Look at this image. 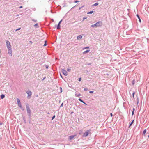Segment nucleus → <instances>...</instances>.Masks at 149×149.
Listing matches in <instances>:
<instances>
[{"mask_svg": "<svg viewBox=\"0 0 149 149\" xmlns=\"http://www.w3.org/2000/svg\"><path fill=\"white\" fill-rule=\"evenodd\" d=\"M98 5V3H95L93 5V6H97Z\"/></svg>", "mask_w": 149, "mask_h": 149, "instance_id": "a211bd4d", "label": "nucleus"}, {"mask_svg": "<svg viewBox=\"0 0 149 149\" xmlns=\"http://www.w3.org/2000/svg\"><path fill=\"white\" fill-rule=\"evenodd\" d=\"M139 22H141V20L140 18H139Z\"/></svg>", "mask_w": 149, "mask_h": 149, "instance_id": "f704fd0d", "label": "nucleus"}, {"mask_svg": "<svg viewBox=\"0 0 149 149\" xmlns=\"http://www.w3.org/2000/svg\"><path fill=\"white\" fill-rule=\"evenodd\" d=\"M48 66H47L46 67V68L47 69L48 68Z\"/></svg>", "mask_w": 149, "mask_h": 149, "instance_id": "4c0bfd02", "label": "nucleus"}, {"mask_svg": "<svg viewBox=\"0 0 149 149\" xmlns=\"http://www.w3.org/2000/svg\"><path fill=\"white\" fill-rule=\"evenodd\" d=\"M90 132V130H87L84 133V134L83 135V137H86L87 136H88V135L89 134V133Z\"/></svg>", "mask_w": 149, "mask_h": 149, "instance_id": "f03ea898", "label": "nucleus"}, {"mask_svg": "<svg viewBox=\"0 0 149 149\" xmlns=\"http://www.w3.org/2000/svg\"><path fill=\"white\" fill-rule=\"evenodd\" d=\"M46 77H45L42 80H44V79H45Z\"/></svg>", "mask_w": 149, "mask_h": 149, "instance_id": "58836bf2", "label": "nucleus"}, {"mask_svg": "<svg viewBox=\"0 0 149 149\" xmlns=\"http://www.w3.org/2000/svg\"><path fill=\"white\" fill-rule=\"evenodd\" d=\"M60 75H61V77L62 78V75L61 74H60Z\"/></svg>", "mask_w": 149, "mask_h": 149, "instance_id": "79ce46f5", "label": "nucleus"}, {"mask_svg": "<svg viewBox=\"0 0 149 149\" xmlns=\"http://www.w3.org/2000/svg\"><path fill=\"white\" fill-rule=\"evenodd\" d=\"M8 52L9 54L11 55H12V50L11 48H8Z\"/></svg>", "mask_w": 149, "mask_h": 149, "instance_id": "1a4fd4ad", "label": "nucleus"}, {"mask_svg": "<svg viewBox=\"0 0 149 149\" xmlns=\"http://www.w3.org/2000/svg\"><path fill=\"white\" fill-rule=\"evenodd\" d=\"M134 114V111H132V115H133Z\"/></svg>", "mask_w": 149, "mask_h": 149, "instance_id": "2f4dec72", "label": "nucleus"}, {"mask_svg": "<svg viewBox=\"0 0 149 149\" xmlns=\"http://www.w3.org/2000/svg\"><path fill=\"white\" fill-rule=\"evenodd\" d=\"M21 29V28H19L18 29H17L16 30V31H18V30H19L20 29Z\"/></svg>", "mask_w": 149, "mask_h": 149, "instance_id": "c85d7f7f", "label": "nucleus"}, {"mask_svg": "<svg viewBox=\"0 0 149 149\" xmlns=\"http://www.w3.org/2000/svg\"><path fill=\"white\" fill-rule=\"evenodd\" d=\"M76 135H72L68 137V140L70 141L72 139H73L76 136Z\"/></svg>", "mask_w": 149, "mask_h": 149, "instance_id": "423d86ee", "label": "nucleus"}, {"mask_svg": "<svg viewBox=\"0 0 149 149\" xmlns=\"http://www.w3.org/2000/svg\"><path fill=\"white\" fill-rule=\"evenodd\" d=\"M148 138H149V135H148Z\"/></svg>", "mask_w": 149, "mask_h": 149, "instance_id": "37998d69", "label": "nucleus"}, {"mask_svg": "<svg viewBox=\"0 0 149 149\" xmlns=\"http://www.w3.org/2000/svg\"><path fill=\"white\" fill-rule=\"evenodd\" d=\"M79 1H75L74 2L75 3H77L78 2H79Z\"/></svg>", "mask_w": 149, "mask_h": 149, "instance_id": "473e14b6", "label": "nucleus"}, {"mask_svg": "<svg viewBox=\"0 0 149 149\" xmlns=\"http://www.w3.org/2000/svg\"><path fill=\"white\" fill-rule=\"evenodd\" d=\"M81 7H80L79 8V10H80L81 8Z\"/></svg>", "mask_w": 149, "mask_h": 149, "instance_id": "a19ab883", "label": "nucleus"}, {"mask_svg": "<svg viewBox=\"0 0 149 149\" xmlns=\"http://www.w3.org/2000/svg\"><path fill=\"white\" fill-rule=\"evenodd\" d=\"M5 97L4 95L2 94L1 95V99H3Z\"/></svg>", "mask_w": 149, "mask_h": 149, "instance_id": "ddd939ff", "label": "nucleus"}, {"mask_svg": "<svg viewBox=\"0 0 149 149\" xmlns=\"http://www.w3.org/2000/svg\"><path fill=\"white\" fill-rule=\"evenodd\" d=\"M89 47H84V48H83V49H82L83 50H84L85 49H88V48H89Z\"/></svg>", "mask_w": 149, "mask_h": 149, "instance_id": "f3484780", "label": "nucleus"}, {"mask_svg": "<svg viewBox=\"0 0 149 149\" xmlns=\"http://www.w3.org/2000/svg\"><path fill=\"white\" fill-rule=\"evenodd\" d=\"M62 72L63 74L67 76L68 75V73L65 70L63 69L62 70Z\"/></svg>", "mask_w": 149, "mask_h": 149, "instance_id": "0eeeda50", "label": "nucleus"}, {"mask_svg": "<svg viewBox=\"0 0 149 149\" xmlns=\"http://www.w3.org/2000/svg\"><path fill=\"white\" fill-rule=\"evenodd\" d=\"M57 29H60V24H58L57 26Z\"/></svg>", "mask_w": 149, "mask_h": 149, "instance_id": "dca6fc26", "label": "nucleus"}, {"mask_svg": "<svg viewBox=\"0 0 149 149\" xmlns=\"http://www.w3.org/2000/svg\"><path fill=\"white\" fill-rule=\"evenodd\" d=\"M62 20H61V21L59 22V23H58V24H61V22H62Z\"/></svg>", "mask_w": 149, "mask_h": 149, "instance_id": "7c9ffc66", "label": "nucleus"}, {"mask_svg": "<svg viewBox=\"0 0 149 149\" xmlns=\"http://www.w3.org/2000/svg\"><path fill=\"white\" fill-rule=\"evenodd\" d=\"M79 100L80 102H82V103L85 104V103L81 99H79Z\"/></svg>", "mask_w": 149, "mask_h": 149, "instance_id": "2eb2a0df", "label": "nucleus"}, {"mask_svg": "<svg viewBox=\"0 0 149 149\" xmlns=\"http://www.w3.org/2000/svg\"><path fill=\"white\" fill-rule=\"evenodd\" d=\"M133 111H134V110H135V109L134 108H133Z\"/></svg>", "mask_w": 149, "mask_h": 149, "instance_id": "e433bc0d", "label": "nucleus"}, {"mask_svg": "<svg viewBox=\"0 0 149 149\" xmlns=\"http://www.w3.org/2000/svg\"><path fill=\"white\" fill-rule=\"evenodd\" d=\"M146 132V129H145L143 132V135L145 136V134Z\"/></svg>", "mask_w": 149, "mask_h": 149, "instance_id": "f8f14e48", "label": "nucleus"}, {"mask_svg": "<svg viewBox=\"0 0 149 149\" xmlns=\"http://www.w3.org/2000/svg\"><path fill=\"white\" fill-rule=\"evenodd\" d=\"M26 107L27 112L30 114L31 113V111L29 108V106L27 105H26Z\"/></svg>", "mask_w": 149, "mask_h": 149, "instance_id": "20e7f679", "label": "nucleus"}, {"mask_svg": "<svg viewBox=\"0 0 149 149\" xmlns=\"http://www.w3.org/2000/svg\"><path fill=\"white\" fill-rule=\"evenodd\" d=\"M17 104H18V106L20 108H22V106H21V103H20V100L19 99H17Z\"/></svg>", "mask_w": 149, "mask_h": 149, "instance_id": "39448f33", "label": "nucleus"}, {"mask_svg": "<svg viewBox=\"0 0 149 149\" xmlns=\"http://www.w3.org/2000/svg\"><path fill=\"white\" fill-rule=\"evenodd\" d=\"M82 36L81 35H80L78 36L77 37V40H80L82 38Z\"/></svg>", "mask_w": 149, "mask_h": 149, "instance_id": "9d476101", "label": "nucleus"}, {"mask_svg": "<svg viewBox=\"0 0 149 149\" xmlns=\"http://www.w3.org/2000/svg\"><path fill=\"white\" fill-rule=\"evenodd\" d=\"M135 93L133 92L132 94V96L133 98H134V95Z\"/></svg>", "mask_w": 149, "mask_h": 149, "instance_id": "393cba45", "label": "nucleus"}, {"mask_svg": "<svg viewBox=\"0 0 149 149\" xmlns=\"http://www.w3.org/2000/svg\"><path fill=\"white\" fill-rule=\"evenodd\" d=\"M91 26V27H94L95 26V24H93V25H92Z\"/></svg>", "mask_w": 149, "mask_h": 149, "instance_id": "aec40b11", "label": "nucleus"}, {"mask_svg": "<svg viewBox=\"0 0 149 149\" xmlns=\"http://www.w3.org/2000/svg\"><path fill=\"white\" fill-rule=\"evenodd\" d=\"M93 11H90V12L88 13H87L88 14H92L93 13Z\"/></svg>", "mask_w": 149, "mask_h": 149, "instance_id": "412c9836", "label": "nucleus"}, {"mask_svg": "<svg viewBox=\"0 0 149 149\" xmlns=\"http://www.w3.org/2000/svg\"><path fill=\"white\" fill-rule=\"evenodd\" d=\"M55 115H54L52 117V120H53L54 119V118H55Z\"/></svg>", "mask_w": 149, "mask_h": 149, "instance_id": "5701e85b", "label": "nucleus"}, {"mask_svg": "<svg viewBox=\"0 0 149 149\" xmlns=\"http://www.w3.org/2000/svg\"><path fill=\"white\" fill-rule=\"evenodd\" d=\"M134 120H133L132 122H131V123H130V125H129V127H130V126H131L132 125V124L133 123V122H134Z\"/></svg>", "mask_w": 149, "mask_h": 149, "instance_id": "4468645a", "label": "nucleus"}, {"mask_svg": "<svg viewBox=\"0 0 149 149\" xmlns=\"http://www.w3.org/2000/svg\"><path fill=\"white\" fill-rule=\"evenodd\" d=\"M81 81V78H80L79 79V81Z\"/></svg>", "mask_w": 149, "mask_h": 149, "instance_id": "bb28decb", "label": "nucleus"}, {"mask_svg": "<svg viewBox=\"0 0 149 149\" xmlns=\"http://www.w3.org/2000/svg\"><path fill=\"white\" fill-rule=\"evenodd\" d=\"M88 90V89L87 88H85L84 89V90L85 91H86Z\"/></svg>", "mask_w": 149, "mask_h": 149, "instance_id": "cd10ccee", "label": "nucleus"}, {"mask_svg": "<svg viewBox=\"0 0 149 149\" xmlns=\"http://www.w3.org/2000/svg\"><path fill=\"white\" fill-rule=\"evenodd\" d=\"M6 45L8 48H11V46L10 43V42L8 41H7L6 42Z\"/></svg>", "mask_w": 149, "mask_h": 149, "instance_id": "7ed1b4c3", "label": "nucleus"}, {"mask_svg": "<svg viewBox=\"0 0 149 149\" xmlns=\"http://www.w3.org/2000/svg\"><path fill=\"white\" fill-rule=\"evenodd\" d=\"M95 25L96 27H100L102 25V23L100 21H98L95 24Z\"/></svg>", "mask_w": 149, "mask_h": 149, "instance_id": "f257e3e1", "label": "nucleus"}, {"mask_svg": "<svg viewBox=\"0 0 149 149\" xmlns=\"http://www.w3.org/2000/svg\"><path fill=\"white\" fill-rule=\"evenodd\" d=\"M137 15V17H138V19L140 18L139 17V15Z\"/></svg>", "mask_w": 149, "mask_h": 149, "instance_id": "72a5a7b5", "label": "nucleus"}, {"mask_svg": "<svg viewBox=\"0 0 149 149\" xmlns=\"http://www.w3.org/2000/svg\"><path fill=\"white\" fill-rule=\"evenodd\" d=\"M89 51H90L89 50H87L85 51H84V52H83V53L84 54L87 53H88L89 52Z\"/></svg>", "mask_w": 149, "mask_h": 149, "instance_id": "9b49d317", "label": "nucleus"}, {"mask_svg": "<svg viewBox=\"0 0 149 149\" xmlns=\"http://www.w3.org/2000/svg\"><path fill=\"white\" fill-rule=\"evenodd\" d=\"M63 104V103L61 105V106H62Z\"/></svg>", "mask_w": 149, "mask_h": 149, "instance_id": "c03bdc74", "label": "nucleus"}, {"mask_svg": "<svg viewBox=\"0 0 149 149\" xmlns=\"http://www.w3.org/2000/svg\"><path fill=\"white\" fill-rule=\"evenodd\" d=\"M89 93H93V91H91L89 92Z\"/></svg>", "mask_w": 149, "mask_h": 149, "instance_id": "4be33fe9", "label": "nucleus"}, {"mask_svg": "<svg viewBox=\"0 0 149 149\" xmlns=\"http://www.w3.org/2000/svg\"><path fill=\"white\" fill-rule=\"evenodd\" d=\"M46 41H45V43L44 45V46H46Z\"/></svg>", "mask_w": 149, "mask_h": 149, "instance_id": "b1692460", "label": "nucleus"}, {"mask_svg": "<svg viewBox=\"0 0 149 149\" xmlns=\"http://www.w3.org/2000/svg\"><path fill=\"white\" fill-rule=\"evenodd\" d=\"M22 6H20V7H19V8H22Z\"/></svg>", "mask_w": 149, "mask_h": 149, "instance_id": "ea45409f", "label": "nucleus"}, {"mask_svg": "<svg viewBox=\"0 0 149 149\" xmlns=\"http://www.w3.org/2000/svg\"><path fill=\"white\" fill-rule=\"evenodd\" d=\"M26 93L28 94V97H30L32 95V93L30 91H27L26 92Z\"/></svg>", "mask_w": 149, "mask_h": 149, "instance_id": "6e6552de", "label": "nucleus"}, {"mask_svg": "<svg viewBox=\"0 0 149 149\" xmlns=\"http://www.w3.org/2000/svg\"><path fill=\"white\" fill-rule=\"evenodd\" d=\"M38 26V25L37 24H35V25H34V26Z\"/></svg>", "mask_w": 149, "mask_h": 149, "instance_id": "a878e982", "label": "nucleus"}, {"mask_svg": "<svg viewBox=\"0 0 149 149\" xmlns=\"http://www.w3.org/2000/svg\"><path fill=\"white\" fill-rule=\"evenodd\" d=\"M71 70L70 69H68L67 71H70Z\"/></svg>", "mask_w": 149, "mask_h": 149, "instance_id": "c756f323", "label": "nucleus"}, {"mask_svg": "<svg viewBox=\"0 0 149 149\" xmlns=\"http://www.w3.org/2000/svg\"><path fill=\"white\" fill-rule=\"evenodd\" d=\"M110 115H111V116L112 117L113 116L112 114V113H111Z\"/></svg>", "mask_w": 149, "mask_h": 149, "instance_id": "c9c22d12", "label": "nucleus"}, {"mask_svg": "<svg viewBox=\"0 0 149 149\" xmlns=\"http://www.w3.org/2000/svg\"><path fill=\"white\" fill-rule=\"evenodd\" d=\"M80 94H76L75 96L77 97H78L81 95Z\"/></svg>", "mask_w": 149, "mask_h": 149, "instance_id": "6ab92c4d", "label": "nucleus"}]
</instances>
